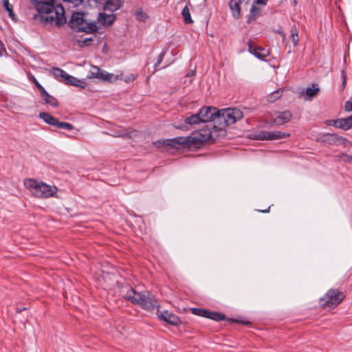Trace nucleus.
Returning <instances> with one entry per match:
<instances>
[{"mask_svg":"<svg viewBox=\"0 0 352 352\" xmlns=\"http://www.w3.org/2000/svg\"><path fill=\"white\" fill-rule=\"evenodd\" d=\"M217 124H209L187 137H177V153L181 149L195 150L206 142H213L225 134V128L234 124L243 117V112L236 108L219 109Z\"/></svg>","mask_w":352,"mask_h":352,"instance_id":"1","label":"nucleus"},{"mask_svg":"<svg viewBox=\"0 0 352 352\" xmlns=\"http://www.w3.org/2000/svg\"><path fill=\"white\" fill-rule=\"evenodd\" d=\"M32 3L39 13L34 16L35 19L57 27H61L66 23L65 9L61 4H56V0H32Z\"/></svg>","mask_w":352,"mask_h":352,"instance_id":"2","label":"nucleus"},{"mask_svg":"<svg viewBox=\"0 0 352 352\" xmlns=\"http://www.w3.org/2000/svg\"><path fill=\"white\" fill-rule=\"evenodd\" d=\"M124 298L133 304L140 305L142 308L148 311H152L157 308V315L161 320L172 325H176V316L167 310L160 311L158 309V301L150 295L137 292L134 289L131 288L126 292Z\"/></svg>","mask_w":352,"mask_h":352,"instance_id":"3","label":"nucleus"},{"mask_svg":"<svg viewBox=\"0 0 352 352\" xmlns=\"http://www.w3.org/2000/svg\"><path fill=\"white\" fill-rule=\"evenodd\" d=\"M24 185L34 196L38 198L46 199L54 197L58 191L55 186L48 185L34 179H26L24 181Z\"/></svg>","mask_w":352,"mask_h":352,"instance_id":"4","label":"nucleus"},{"mask_svg":"<svg viewBox=\"0 0 352 352\" xmlns=\"http://www.w3.org/2000/svg\"><path fill=\"white\" fill-rule=\"evenodd\" d=\"M69 25L71 28L77 32L94 33L98 30V27L96 23L87 22L84 19V14L82 12L73 13L69 21Z\"/></svg>","mask_w":352,"mask_h":352,"instance_id":"5","label":"nucleus"},{"mask_svg":"<svg viewBox=\"0 0 352 352\" xmlns=\"http://www.w3.org/2000/svg\"><path fill=\"white\" fill-rule=\"evenodd\" d=\"M345 298L344 294L338 289L331 288L329 289L324 296L319 300L322 308H335L339 305Z\"/></svg>","mask_w":352,"mask_h":352,"instance_id":"6","label":"nucleus"},{"mask_svg":"<svg viewBox=\"0 0 352 352\" xmlns=\"http://www.w3.org/2000/svg\"><path fill=\"white\" fill-rule=\"evenodd\" d=\"M199 116L201 120V122L206 123L204 128H207L209 124H217L219 109L213 107H204L198 112Z\"/></svg>","mask_w":352,"mask_h":352,"instance_id":"7","label":"nucleus"},{"mask_svg":"<svg viewBox=\"0 0 352 352\" xmlns=\"http://www.w3.org/2000/svg\"><path fill=\"white\" fill-rule=\"evenodd\" d=\"M289 133L283 131H260L256 135V140H276L289 137Z\"/></svg>","mask_w":352,"mask_h":352,"instance_id":"8","label":"nucleus"},{"mask_svg":"<svg viewBox=\"0 0 352 352\" xmlns=\"http://www.w3.org/2000/svg\"><path fill=\"white\" fill-rule=\"evenodd\" d=\"M292 114L289 110L278 112L277 114L272 118L270 123L276 126H281L291 120Z\"/></svg>","mask_w":352,"mask_h":352,"instance_id":"9","label":"nucleus"},{"mask_svg":"<svg viewBox=\"0 0 352 352\" xmlns=\"http://www.w3.org/2000/svg\"><path fill=\"white\" fill-rule=\"evenodd\" d=\"M248 52L260 60H264L269 55V50L255 45L250 41L248 43Z\"/></svg>","mask_w":352,"mask_h":352,"instance_id":"10","label":"nucleus"},{"mask_svg":"<svg viewBox=\"0 0 352 352\" xmlns=\"http://www.w3.org/2000/svg\"><path fill=\"white\" fill-rule=\"evenodd\" d=\"M201 122V120L199 116L198 113L192 114L191 116L184 119V124L177 126V129H188L190 126L198 124Z\"/></svg>","mask_w":352,"mask_h":352,"instance_id":"11","label":"nucleus"},{"mask_svg":"<svg viewBox=\"0 0 352 352\" xmlns=\"http://www.w3.org/2000/svg\"><path fill=\"white\" fill-rule=\"evenodd\" d=\"M320 92V88L318 84L313 83L311 87H307L305 91L301 92V96H304L307 100H311L316 97Z\"/></svg>","mask_w":352,"mask_h":352,"instance_id":"12","label":"nucleus"},{"mask_svg":"<svg viewBox=\"0 0 352 352\" xmlns=\"http://www.w3.org/2000/svg\"><path fill=\"white\" fill-rule=\"evenodd\" d=\"M242 0H230L229 8L231 10L232 15L234 19H239L241 16V5Z\"/></svg>","mask_w":352,"mask_h":352,"instance_id":"13","label":"nucleus"},{"mask_svg":"<svg viewBox=\"0 0 352 352\" xmlns=\"http://www.w3.org/2000/svg\"><path fill=\"white\" fill-rule=\"evenodd\" d=\"M155 146L157 148H166L168 149L169 147H176V138L166 140H159L153 142Z\"/></svg>","mask_w":352,"mask_h":352,"instance_id":"14","label":"nucleus"},{"mask_svg":"<svg viewBox=\"0 0 352 352\" xmlns=\"http://www.w3.org/2000/svg\"><path fill=\"white\" fill-rule=\"evenodd\" d=\"M64 83L67 85H72L80 88H85L86 87V82L84 80H81L68 74Z\"/></svg>","mask_w":352,"mask_h":352,"instance_id":"15","label":"nucleus"},{"mask_svg":"<svg viewBox=\"0 0 352 352\" xmlns=\"http://www.w3.org/2000/svg\"><path fill=\"white\" fill-rule=\"evenodd\" d=\"M50 74L59 82H65L66 76L67 73H66L63 69L58 67H53Z\"/></svg>","mask_w":352,"mask_h":352,"instance_id":"16","label":"nucleus"},{"mask_svg":"<svg viewBox=\"0 0 352 352\" xmlns=\"http://www.w3.org/2000/svg\"><path fill=\"white\" fill-rule=\"evenodd\" d=\"M39 118H41L45 123L53 126H56L58 122L57 118L53 117L50 113L46 112H41L39 113Z\"/></svg>","mask_w":352,"mask_h":352,"instance_id":"17","label":"nucleus"},{"mask_svg":"<svg viewBox=\"0 0 352 352\" xmlns=\"http://www.w3.org/2000/svg\"><path fill=\"white\" fill-rule=\"evenodd\" d=\"M122 5V0H107L104 9L111 12L118 10Z\"/></svg>","mask_w":352,"mask_h":352,"instance_id":"18","label":"nucleus"},{"mask_svg":"<svg viewBox=\"0 0 352 352\" xmlns=\"http://www.w3.org/2000/svg\"><path fill=\"white\" fill-rule=\"evenodd\" d=\"M98 21L102 25H111L115 21V16L113 14H106L100 13L98 17Z\"/></svg>","mask_w":352,"mask_h":352,"instance_id":"19","label":"nucleus"},{"mask_svg":"<svg viewBox=\"0 0 352 352\" xmlns=\"http://www.w3.org/2000/svg\"><path fill=\"white\" fill-rule=\"evenodd\" d=\"M337 123L339 124V128L343 130L352 128V115L345 118L338 119Z\"/></svg>","mask_w":352,"mask_h":352,"instance_id":"20","label":"nucleus"},{"mask_svg":"<svg viewBox=\"0 0 352 352\" xmlns=\"http://www.w3.org/2000/svg\"><path fill=\"white\" fill-rule=\"evenodd\" d=\"M44 100L45 104H47L51 105L53 107H56L58 105V102L56 98L54 96L50 95L47 91H45V94L41 95Z\"/></svg>","mask_w":352,"mask_h":352,"instance_id":"21","label":"nucleus"},{"mask_svg":"<svg viewBox=\"0 0 352 352\" xmlns=\"http://www.w3.org/2000/svg\"><path fill=\"white\" fill-rule=\"evenodd\" d=\"M256 4L257 3H255L254 1L250 8V14L248 17L249 21L256 20L261 13V9L260 8L256 6Z\"/></svg>","mask_w":352,"mask_h":352,"instance_id":"22","label":"nucleus"},{"mask_svg":"<svg viewBox=\"0 0 352 352\" xmlns=\"http://www.w3.org/2000/svg\"><path fill=\"white\" fill-rule=\"evenodd\" d=\"M95 78L102 79L107 81H113L116 78L114 77L113 74L101 69L100 72H99V74L95 76Z\"/></svg>","mask_w":352,"mask_h":352,"instance_id":"23","label":"nucleus"},{"mask_svg":"<svg viewBox=\"0 0 352 352\" xmlns=\"http://www.w3.org/2000/svg\"><path fill=\"white\" fill-rule=\"evenodd\" d=\"M289 38L292 41L293 45L296 47L298 45L299 41L298 30L296 25H293L291 28Z\"/></svg>","mask_w":352,"mask_h":352,"instance_id":"24","label":"nucleus"},{"mask_svg":"<svg viewBox=\"0 0 352 352\" xmlns=\"http://www.w3.org/2000/svg\"><path fill=\"white\" fill-rule=\"evenodd\" d=\"M1 3L5 10L8 12L10 18L12 20H15L16 15L14 13L12 6L10 3L9 0H1Z\"/></svg>","mask_w":352,"mask_h":352,"instance_id":"25","label":"nucleus"},{"mask_svg":"<svg viewBox=\"0 0 352 352\" xmlns=\"http://www.w3.org/2000/svg\"><path fill=\"white\" fill-rule=\"evenodd\" d=\"M182 14L184 21L186 23H192L193 22V21L191 18L190 10H189L188 6H186L183 8Z\"/></svg>","mask_w":352,"mask_h":352,"instance_id":"26","label":"nucleus"},{"mask_svg":"<svg viewBox=\"0 0 352 352\" xmlns=\"http://www.w3.org/2000/svg\"><path fill=\"white\" fill-rule=\"evenodd\" d=\"M226 316L224 314L211 311L210 316L209 319L213 320L214 321H221L226 320Z\"/></svg>","mask_w":352,"mask_h":352,"instance_id":"27","label":"nucleus"},{"mask_svg":"<svg viewBox=\"0 0 352 352\" xmlns=\"http://www.w3.org/2000/svg\"><path fill=\"white\" fill-rule=\"evenodd\" d=\"M56 127L67 131H72L74 129V126L72 124L65 122H60L59 120Z\"/></svg>","mask_w":352,"mask_h":352,"instance_id":"28","label":"nucleus"},{"mask_svg":"<svg viewBox=\"0 0 352 352\" xmlns=\"http://www.w3.org/2000/svg\"><path fill=\"white\" fill-rule=\"evenodd\" d=\"M280 96H281V94H280V90H277V91L272 93L268 96L267 100L270 102H273L276 101V100H278L279 98H280Z\"/></svg>","mask_w":352,"mask_h":352,"instance_id":"29","label":"nucleus"},{"mask_svg":"<svg viewBox=\"0 0 352 352\" xmlns=\"http://www.w3.org/2000/svg\"><path fill=\"white\" fill-rule=\"evenodd\" d=\"M228 321L232 322H236V323H238V324H244V325H248V324H250V322L248 320H245V319L228 318Z\"/></svg>","mask_w":352,"mask_h":352,"instance_id":"30","label":"nucleus"},{"mask_svg":"<svg viewBox=\"0 0 352 352\" xmlns=\"http://www.w3.org/2000/svg\"><path fill=\"white\" fill-rule=\"evenodd\" d=\"M338 140V138L335 134H327L326 135L325 141H328L329 144L336 142Z\"/></svg>","mask_w":352,"mask_h":352,"instance_id":"31","label":"nucleus"},{"mask_svg":"<svg viewBox=\"0 0 352 352\" xmlns=\"http://www.w3.org/2000/svg\"><path fill=\"white\" fill-rule=\"evenodd\" d=\"M168 53V50H166V51H165L164 52H162V53H161V54L159 55L157 62L154 64V68H155V71L157 70V67L159 66V65H160V63L162 62V60L163 57H164L165 55H166Z\"/></svg>","mask_w":352,"mask_h":352,"instance_id":"32","label":"nucleus"},{"mask_svg":"<svg viewBox=\"0 0 352 352\" xmlns=\"http://www.w3.org/2000/svg\"><path fill=\"white\" fill-rule=\"evenodd\" d=\"M168 53V50H166V51H165L164 52H162V53H161V54L159 55L157 62L154 64V68H155V71L157 70V67L159 66V65H160V63L162 62V60L163 57H164L165 55H166Z\"/></svg>","mask_w":352,"mask_h":352,"instance_id":"33","label":"nucleus"},{"mask_svg":"<svg viewBox=\"0 0 352 352\" xmlns=\"http://www.w3.org/2000/svg\"><path fill=\"white\" fill-rule=\"evenodd\" d=\"M340 160L345 162H352V156L345 153H342L340 156H338Z\"/></svg>","mask_w":352,"mask_h":352,"instance_id":"34","label":"nucleus"},{"mask_svg":"<svg viewBox=\"0 0 352 352\" xmlns=\"http://www.w3.org/2000/svg\"><path fill=\"white\" fill-rule=\"evenodd\" d=\"M341 77H342V90H344L345 89L346 84V73H345V71L344 69L341 72Z\"/></svg>","mask_w":352,"mask_h":352,"instance_id":"35","label":"nucleus"},{"mask_svg":"<svg viewBox=\"0 0 352 352\" xmlns=\"http://www.w3.org/2000/svg\"><path fill=\"white\" fill-rule=\"evenodd\" d=\"M63 1L66 3L72 4L74 7L78 6L83 2V0H63Z\"/></svg>","mask_w":352,"mask_h":352,"instance_id":"36","label":"nucleus"},{"mask_svg":"<svg viewBox=\"0 0 352 352\" xmlns=\"http://www.w3.org/2000/svg\"><path fill=\"white\" fill-rule=\"evenodd\" d=\"M190 310L194 315L202 316L203 308H192Z\"/></svg>","mask_w":352,"mask_h":352,"instance_id":"37","label":"nucleus"},{"mask_svg":"<svg viewBox=\"0 0 352 352\" xmlns=\"http://www.w3.org/2000/svg\"><path fill=\"white\" fill-rule=\"evenodd\" d=\"M344 110L346 112H350L352 111V102L351 101H346L344 104Z\"/></svg>","mask_w":352,"mask_h":352,"instance_id":"38","label":"nucleus"},{"mask_svg":"<svg viewBox=\"0 0 352 352\" xmlns=\"http://www.w3.org/2000/svg\"><path fill=\"white\" fill-rule=\"evenodd\" d=\"M34 80H35V85H36V87L38 89L41 95L43 94H45V92L46 91L45 89V88L35 78H34Z\"/></svg>","mask_w":352,"mask_h":352,"instance_id":"39","label":"nucleus"},{"mask_svg":"<svg viewBox=\"0 0 352 352\" xmlns=\"http://www.w3.org/2000/svg\"><path fill=\"white\" fill-rule=\"evenodd\" d=\"M100 70L101 69L99 67H94L93 70L91 72L90 78H95V76H96V74H98Z\"/></svg>","mask_w":352,"mask_h":352,"instance_id":"40","label":"nucleus"},{"mask_svg":"<svg viewBox=\"0 0 352 352\" xmlns=\"http://www.w3.org/2000/svg\"><path fill=\"white\" fill-rule=\"evenodd\" d=\"M337 121H338V119L337 120H328L326 121V123L327 125H333L334 126L337 127V128H339L338 126V124L337 123Z\"/></svg>","mask_w":352,"mask_h":352,"instance_id":"41","label":"nucleus"},{"mask_svg":"<svg viewBox=\"0 0 352 352\" xmlns=\"http://www.w3.org/2000/svg\"><path fill=\"white\" fill-rule=\"evenodd\" d=\"M195 72H196V69H195V67L194 68H190L188 72L186 73V77H188V78H191L193 76H195Z\"/></svg>","mask_w":352,"mask_h":352,"instance_id":"42","label":"nucleus"},{"mask_svg":"<svg viewBox=\"0 0 352 352\" xmlns=\"http://www.w3.org/2000/svg\"><path fill=\"white\" fill-rule=\"evenodd\" d=\"M210 314H211L210 311H209L208 309H203L202 316L201 317H204V318L209 319L210 316Z\"/></svg>","mask_w":352,"mask_h":352,"instance_id":"43","label":"nucleus"},{"mask_svg":"<svg viewBox=\"0 0 352 352\" xmlns=\"http://www.w3.org/2000/svg\"><path fill=\"white\" fill-rule=\"evenodd\" d=\"M135 77L136 76L134 74H130L124 80L126 82H129L131 81H133L135 79Z\"/></svg>","mask_w":352,"mask_h":352,"instance_id":"44","label":"nucleus"},{"mask_svg":"<svg viewBox=\"0 0 352 352\" xmlns=\"http://www.w3.org/2000/svg\"><path fill=\"white\" fill-rule=\"evenodd\" d=\"M4 52H6V49H5L4 45L0 41V56H2Z\"/></svg>","mask_w":352,"mask_h":352,"instance_id":"45","label":"nucleus"},{"mask_svg":"<svg viewBox=\"0 0 352 352\" xmlns=\"http://www.w3.org/2000/svg\"><path fill=\"white\" fill-rule=\"evenodd\" d=\"M268 0H256L255 3H256L258 5H265L267 3Z\"/></svg>","mask_w":352,"mask_h":352,"instance_id":"46","label":"nucleus"},{"mask_svg":"<svg viewBox=\"0 0 352 352\" xmlns=\"http://www.w3.org/2000/svg\"><path fill=\"white\" fill-rule=\"evenodd\" d=\"M91 41H92V38H85L83 41V43H84L85 45H89Z\"/></svg>","mask_w":352,"mask_h":352,"instance_id":"47","label":"nucleus"},{"mask_svg":"<svg viewBox=\"0 0 352 352\" xmlns=\"http://www.w3.org/2000/svg\"><path fill=\"white\" fill-rule=\"evenodd\" d=\"M270 206H269L266 210H258L259 212H261L263 213H267V212H270Z\"/></svg>","mask_w":352,"mask_h":352,"instance_id":"48","label":"nucleus"},{"mask_svg":"<svg viewBox=\"0 0 352 352\" xmlns=\"http://www.w3.org/2000/svg\"><path fill=\"white\" fill-rule=\"evenodd\" d=\"M280 35H281V36H282L283 39H284V38H285V33H284V32H280Z\"/></svg>","mask_w":352,"mask_h":352,"instance_id":"49","label":"nucleus"},{"mask_svg":"<svg viewBox=\"0 0 352 352\" xmlns=\"http://www.w3.org/2000/svg\"><path fill=\"white\" fill-rule=\"evenodd\" d=\"M293 3H294V5H296L297 3L296 1V0H293Z\"/></svg>","mask_w":352,"mask_h":352,"instance_id":"50","label":"nucleus"},{"mask_svg":"<svg viewBox=\"0 0 352 352\" xmlns=\"http://www.w3.org/2000/svg\"><path fill=\"white\" fill-rule=\"evenodd\" d=\"M192 79H190V80H189V83H190V84H191V83H192Z\"/></svg>","mask_w":352,"mask_h":352,"instance_id":"51","label":"nucleus"},{"mask_svg":"<svg viewBox=\"0 0 352 352\" xmlns=\"http://www.w3.org/2000/svg\"><path fill=\"white\" fill-rule=\"evenodd\" d=\"M122 134H120V133L117 134V136H122Z\"/></svg>","mask_w":352,"mask_h":352,"instance_id":"52","label":"nucleus"},{"mask_svg":"<svg viewBox=\"0 0 352 352\" xmlns=\"http://www.w3.org/2000/svg\"><path fill=\"white\" fill-rule=\"evenodd\" d=\"M22 309H19V311H17V312L20 313L21 312Z\"/></svg>","mask_w":352,"mask_h":352,"instance_id":"53","label":"nucleus"},{"mask_svg":"<svg viewBox=\"0 0 352 352\" xmlns=\"http://www.w3.org/2000/svg\"><path fill=\"white\" fill-rule=\"evenodd\" d=\"M344 63H346V58H344Z\"/></svg>","mask_w":352,"mask_h":352,"instance_id":"54","label":"nucleus"}]
</instances>
